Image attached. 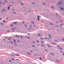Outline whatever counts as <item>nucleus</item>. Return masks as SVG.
<instances>
[{"mask_svg":"<svg viewBox=\"0 0 64 64\" xmlns=\"http://www.w3.org/2000/svg\"><path fill=\"white\" fill-rule=\"evenodd\" d=\"M11 55L12 56H15V54L14 53L11 54Z\"/></svg>","mask_w":64,"mask_h":64,"instance_id":"obj_1","label":"nucleus"},{"mask_svg":"<svg viewBox=\"0 0 64 64\" xmlns=\"http://www.w3.org/2000/svg\"><path fill=\"white\" fill-rule=\"evenodd\" d=\"M60 9L62 10H64V8H60Z\"/></svg>","mask_w":64,"mask_h":64,"instance_id":"obj_2","label":"nucleus"},{"mask_svg":"<svg viewBox=\"0 0 64 64\" xmlns=\"http://www.w3.org/2000/svg\"><path fill=\"white\" fill-rule=\"evenodd\" d=\"M20 56V55H18V54H16L15 56Z\"/></svg>","mask_w":64,"mask_h":64,"instance_id":"obj_3","label":"nucleus"},{"mask_svg":"<svg viewBox=\"0 0 64 64\" xmlns=\"http://www.w3.org/2000/svg\"><path fill=\"white\" fill-rule=\"evenodd\" d=\"M58 3H59V4H62V3H61V2H58Z\"/></svg>","mask_w":64,"mask_h":64,"instance_id":"obj_4","label":"nucleus"},{"mask_svg":"<svg viewBox=\"0 0 64 64\" xmlns=\"http://www.w3.org/2000/svg\"><path fill=\"white\" fill-rule=\"evenodd\" d=\"M32 22V24H34V22H33V21H32L31 22Z\"/></svg>","mask_w":64,"mask_h":64,"instance_id":"obj_5","label":"nucleus"},{"mask_svg":"<svg viewBox=\"0 0 64 64\" xmlns=\"http://www.w3.org/2000/svg\"><path fill=\"white\" fill-rule=\"evenodd\" d=\"M14 24L15 25H16V24H17V22H14Z\"/></svg>","mask_w":64,"mask_h":64,"instance_id":"obj_6","label":"nucleus"},{"mask_svg":"<svg viewBox=\"0 0 64 64\" xmlns=\"http://www.w3.org/2000/svg\"><path fill=\"white\" fill-rule=\"evenodd\" d=\"M52 44L53 45H56V43H52Z\"/></svg>","mask_w":64,"mask_h":64,"instance_id":"obj_7","label":"nucleus"},{"mask_svg":"<svg viewBox=\"0 0 64 64\" xmlns=\"http://www.w3.org/2000/svg\"><path fill=\"white\" fill-rule=\"evenodd\" d=\"M3 22H4V23H6V21L5 20H3Z\"/></svg>","mask_w":64,"mask_h":64,"instance_id":"obj_8","label":"nucleus"},{"mask_svg":"<svg viewBox=\"0 0 64 64\" xmlns=\"http://www.w3.org/2000/svg\"><path fill=\"white\" fill-rule=\"evenodd\" d=\"M38 36H41V35L40 34H38Z\"/></svg>","mask_w":64,"mask_h":64,"instance_id":"obj_9","label":"nucleus"},{"mask_svg":"<svg viewBox=\"0 0 64 64\" xmlns=\"http://www.w3.org/2000/svg\"><path fill=\"white\" fill-rule=\"evenodd\" d=\"M12 30H15V29L13 28H12Z\"/></svg>","mask_w":64,"mask_h":64,"instance_id":"obj_10","label":"nucleus"},{"mask_svg":"<svg viewBox=\"0 0 64 64\" xmlns=\"http://www.w3.org/2000/svg\"><path fill=\"white\" fill-rule=\"evenodd\" d=\"M24 26L25 27H27V26L26 24H25L24 25Z\"/></svg>","mask_w":64,"mask_h":64,"instance_id":"obj_11","label":"nucleus"},{"mask_svg":"<svg viewBox=\"0 0 64 64\" xmlns=\"http://www.w3.org/2000/svg\"><path fill=\"white\" fill-rule=\"evenodd\" d=\"M13 40L14 41V43H16V40Z\"/></svg>","mask_w":64,"mask_h":64,"instance_id":"obj_12","label":"nucleus"},{"mask_svg":"<svg viewBox=\"0 0 64 64\" xmlns=\"http://www.w3.org/2000/svg\"><path fill=\"white\" fill-rule=\"evenodd\" d=\"M49 36H50V38H51V36L50 35H49Z\"/></svg>","mask_w":64,"mask_h":64,"instance_id":"obj_13","label":"nucleus"},{"mask_svg":"<svg viewBox=\"0 0 64 64\" xmlns=\"http://www.w3.org/2000/svg\"><path fill=\"white\" fill-rule=\"evenodd\" d=\"M40 60H42V58H41L40 57Z\"/></svg>","mask_w":64,"mask_h":64,"instance_id":"obj_14","label":"nucleus"},{"mask_svg":"<svg viewBox=\"0 0 64 64\" xmlns=\"http://www.w3.org/2000/svg\"><path fill=\"white\" fill-rule=\"evenodd\" d=\"M8 10H10V7H8Z\"/></svg>","mask_w":64,"mask_h":64,"instance_id":"obj_15","label":"nucleus"},{"mask_svg":"<svg viewBox=\"0 0 64 64\" xmlns=\"http://www.w3.org/2000/svg\"><path fill=\"white\" fill-rule=\"evenodd\" d=\"M51 8L52 9H53V8H54V6H52L51 7Z\"/></svg>","mask_w":64,"mask_h":64,"instance_id":"obj_16","label":"nucleus"},{"mask_svg":"<svg viewBox=\"0 0 64 64\" xmlns=\"http://www.w3.org/2000/svg\"><path fill=\"white\" fill-rule=\"evenodd\" d=\"M41 45L42 46H43V47H45V46H44V45H43L42 44H41Z\"/></svg>","mask_w":64,"mask_h":64,"instance_id":"obj_17","label":"nucleus"},{"mask_svg":"<svg viewBox=\"0 0 64 64\" xmlns=\"http://www.w3.org/2000/svg\"><path fill=\"white\" fill-rule=\"evenodd\" d=\"M42 4L43 5H45V4L44 3H42Z\"/></svg>","mask_w":64,"mask_h":64,"instance_id":"obj_18","label":"nucleus"},{"mask_svg":"<svg viewBox=\"0 0 64 64\" xmlns=\"http://www.w3.org/2000/svg\"><path fill=\"white\" fill-rule=\"evenodd\" d=\"M8 40H9L10 41V40H11V39H10V38H8Z\"/></svg>","mask_w":64,"mask_h":64,"instance_id":"obj_19","label":"nucleus"},{"mask_svg":"<svg viewBox=\"0 0 64 64\" xmlns=\"http://www.w3.org/2000/svg\"><path fill=\"white\" fill-rule=\"evenodd\" d=\"M14 45H15V46H17V44H14Z\"/></svg>","mask_w":64,"mask_h":64,"instance_id":"obj_20","label":"nucleus"},{"mask_svg":"<svg viewBox=\"0 0 64 64\" xmlns=\"http://www.w3.org/2000/svg\"><path fill=\"white\" fill-rule=\"evenodd\" d=\"M36 41L37 43H39V41L38 40H36Z\"/></svg>","mask_w":64,"mask_h":64,"instance_id":"obj_21","label":"nucleus"},{"mask_svg":"<svg viewBox=\"0 0 64 64\" xmlns=\"http://www.w3.org/2000/svg\"><path fill=\"white\" fill-rule=\"evenodd\" d=\"M37 19L38 20V21H40V20L39 19V18H38Z\"/></svg>","mask_w":64,"mask_h":64,"instance_id":"obj_22","label":"nucleus"},{"mask_svg":"<svg viewBox=\"0 0 64 64\" xmlns=\"http://www.w3.org/2000/svg\"><path fill=\"white\" fill-rule=\"evenodd\" d=\"M28 55H30V53H29V52H28Z\"/></svg>","mask_w":64,"mask_h":64,"instance_id":"obj_23","label":"nucleus"},{"mask_svg":"<svg viewBox=\"0 0 64 64\" xmlns=\"http://www.w3.org/2000/svg\"><path fill=\"white\" fill-rule=\"evenodd\" d=\"M7 32H10V30H7Z\"/></svg>","mask_w":64,"mask_h":64,"instance_id":"obj_24","label":"nucleus"},{"mask_svg":"<svg viewBox=\"0 0 64 64\" xmlns=\"http://www.w3.org/2000/svg\"><path fill=\"white\" fill-rule=\"evenodd\" d=\"M48 47H50V46H49V45H48Z\"/></svg>","mask_w":64,"mask_h":64,"instance_id":"obj_25","label":"nucleus"},{"mask_svg":"<svg viewBox=\"0 0 64 64\" xmlns=\"http://www.w3.org/2000/svg\"><path fill=\"white\" fill-rule=\"evenodd\" d=\"M60 48V49H61V50H62V48Z\"/></svg>","mask_w":64,"mask_h":64,"instance_id":"obj_26","label":"nucleus"},{"mask_svg":"<svg viewBox=\"0 0 64 64\" xmlns=\"http://www.w3.org/2000/svg\"><path fill=\"white\" fill-rule=\"evenodd\" d=\"M12 60H13V61H14V58H12Z\"/></svg>","mask_w":64,"mask_h":64,"instance_id":"obj_27","label":"nucleus"},{"mask_svg":"<svg viewBox=\"0 0 64 64\" xmlns=\"http://www.w3.org/2000/svg\"><path fill=\"white\" fill-rule=\"evenodd\" d=\"M10 26H11V27H12V26H13V25H11Z\"/></svg>","mask_w":64,"mask_h":64,"instance_id":"obj_28","label":"nucleus"},{"mask_svg":"<svg viewBox=\"0 0 64 64\" xmlns=\"http://www.w3.org/2000/svg\"><path fill=\"white\" fill-rule=\"evenodd\" d=\"M37 17L38 18H40V17L39 16H37Z\"/></svg>","mask_w":64,"mask_h":64,"instance_id":"obj_29","label":"nucleus"},{"mask_svg":"<svg viewBox=\"0 0 64 64\" xmlns=\"http://www.w3.org/2000/svg\"><path fill=\"white\" fill-rule=\"evenodd\" d=\"M2 10H3L4 11H5V9H2Z\"/></svg>","mask_w":64,"mask_h":64,"instance_id":"obj_30","label":"nucleus"},{"mask_svg":"<svg viewBox=\"0 0 64 64\" xmlns=\"http://www.w3.org/2000/svg\"><path fill=\"white\" fill-rule=\"evenodd\" d=\"M62 40L63 41H64V38H62Z\"/></svg>","mask_w":64,"mask_h":64,"instance_id":"obj_31","label":"nucleus"},{"mask_svg":"<svg viewBox=\"0 0 64 64\" xmlns=\"http://www.w3.org/2000/svg\"><path fill=\"white\" fill-rule=\"evenodd\" d=\"M51 54V55H54V54Z\"/></svg>","mask_w":64,"mask_h":64,"instance_id":"obj_32","label":"nucleus"},{"mask_svg":"<svg viewBox=\"0 0 64 64\" xmlns=\"http://www.w3.org/2000/svg\"><path fill=\"white\" fill-rule=\"evenodd\" d=\"M60 52H62H62H63V51H61V50L60 51Z\"/></svg>","mask_w":64,"mask_h":64,"instance_id":"obj_33","label":"nucleus"},{"mask_svg":"<svg viewBox=\"0 0 64 64\" xmlns=\"http://www.w3.org/2000/svg\"><path fill=\"white\" fill-rule=\"evenodd\" d=\"M1 25H3V24H2V23H1Z\"/></svg>","mask_w":64,"mask_h":64,"instance_id":"obj_34","label":"nucleus"},{"mask_svg":"<svg viewBox=\"0 0 64 64\" xmlns=\"http://www.w3.org/2000/svg\"><path fill=\"white\" fill-rule=\"evenodd\" d=\"M55 42H57V40H55Z\"/></svg>","mask_w":64,"mask_h":64,"instance_id":"obj_35","label":"nucleus"},{"mask_svg":"<svg viewBox=\"0 0 64 64\" xmlns=\"http://www.w3.org/2000/svg\"><path fill=\"white\" fill-rule=\"evenodd\" d=\"M32 47H34V45H32Z\"/></svg>","mask_w":64,"mask_h":64,"instance_id":"obj_36","label":"nucleus"},{"mask_svg":"<svg viewBox=\"0 0 64 64\" xmlns=\"http://www.w3.org/2000/svg\"><path fill=\"white\" fill-rule=\"evenodd\" d=\"M13 13H14V14H16V12H14Z\"/></svg>","mask_w":64,"mask_h":64,"instance_id":"obj_37","label":"nucleus"},{"mask_svg":"<svg viewBox=\"0 0 64 64\" xmlns=\"http://www.w3.org/2000/svg\"><path fill=\"white\" fill-rule=\"evenodd\" d=\"M25 37L26 38H27V36H25Z\"/></svg>","mask_w":64,"mask_h":64,"instance_id":"obj_38","label":"nucleus"},{"mask_svg":"<svg viewBox=\"0 0 64 64\" xmlns=\"http://www.w3.org/2000/svg\"><path fill=\"white\" fill-rule=\"evenodd\" d=\"M32 4H35V3H32Z\"/></svg>","mask_w":64,"mask_h":64,"instance_id":"obj_39","label":"nucleus"},{"mask_svg":"<svg viewBox=\"0 0 64 64\" xmlns=\"http://www.w3.org/2000/svg\"><path fill=\"white\" fill-rule=\"evenodd\" d=\"M20 38H23V37L22 36H21Z\"/></svg>","mask_w":64,"mask_h":64,"instance_id":"obj_40","label":"nucleus"},{"mask_svg":"<svg viewBox=\"0 0 64 64\" xmlns=\"http://www.w3.org/2000/svg\"><path fill=\"white\" fill-rule=\"evenodd\" d=\"M45 51H46V52H47V50H45Z\"/></svg>","mask_w":64,"mask_h":64,"instance_id":"obj_41","label":"nucleus"},{"mask_svg":"<svg viewBox=\"0 0 64 64\" xmlns=\"http://www.w3.org/2000/svg\"><path fill=\"white\" fill-rule=\"evenodd\" d=\"M8 19V18H6V20H7Z\"/></svg>","mask_w":64,"mask_h":64,"instance_id":"obj_42","label":"nucleus"},{"mask_svg":"<svg viewBox=\"0 0 64 64\" xmlns=\"http://www.w3.org/2000/svg\"><path fill=\"white\" fill-rule=\"evenodd\" d=\"M60 25H61V26H63V25H62V24H60Z\"/></svg>","mask_w":64,"mask_h":64,"instance_id":"obj_43","label":"nucleus"},{"mask_svg":"<svg viewBox=\"0 0 64 64\" xmlns=\"http://www.w3.org/2000/svg\"><path fill=\"white\" fill-rule=\"evenodd\" d=\"M56 61H57V62H59V61H58V60H56Z\"/></svg>","mask_w":64,"mask_h":64,"instance_id":"obj_44","label":"nucleus"},{"mask_svg":"<svg viewBox=\"0 0 64 64\" xmlns=\"http://www.w3.org/2000/svg\"><path fill=\"white\" fill-rule=\"evenodd\" d=\"M10 43H12H12H13V42H11Z\"/></svg>","mask_w":64,"mask_h":64,"instance_id":"obj_45","label":"nucleus"},{"mask_svg":"<svg viewBox=\"0 0 64 64\" xmlns=\"http://www.w3.org/2000/svg\"><path fill=\"white\" fill-rule=\"evenodd\" d=\"M50 24H51V25H53V24H52V23H50Z\"/></svg>","mask_w":64,"mask_h":64,"instance_id":"obj_46","label":"nucleus"},{"mask_svg":"<svg viewBox=\"0 0 64 64\" xmlns=\"http://www.w3.org/2000/svg\"><path fill=\"white\" fill-rule=\"evenodd\" d=\"M28 39H29L30 38H29V37H28Z\"/></svg>","mask_w":64,"mask_h":64,"instance_id":"obj_47","label":"nucleus"},{"mask_svg":"<svg viewBox=\"0 0 64 64\" xmlns=\"http://www.w3.org/2000/svg\"><path fill=\"white\" fill-rule=\"evenodd\" d=\"M9 38H10V39H12V38H11V37H10Z\"/></svg>","mask_w":64,"mask_h":64,"instance_id":"obj_48","label":"nucleus"},{"mask_svg":"<svg viewBox=\"0 0 64 64\" xmlns=\"http://www.w3.org/2000/svg\"><path fill=\"white\" fill-rule=\"evenodd\" d=\"M22 23H23V24H24V22H22Z\"/></svg>","mask_w":64,"mask_h":64,"instance_id":"obj_49","label":"nucleus"},{"mask_svg":"<svg viewBox=\"0 0 64 64\" xmlns=\"http://www.w3.org/2000/svg\"><path fill=\"white\" fill-rule=\"evenodd\" d=\"M22 5H23V4L22 3Z\"/></svg>","mask_w":64,"mask_h":64,"instance_id":"obj_50","label":"nucleus"},{"mask_svg":"<svg viewBox=\"0 0 64 64\" xmlns=\"http://www.w3.org/2000/svg\"><path fill=\"white\" fill-rule=\"evenodd\" d=\"M41 42L42 43V44H43V42Z\"/></svg>","mask_w":64,"mask_h":64,"instance_id":"obj_51","label":"nucleus"},{"mask_svg":"<svg viewBox=\"0 0 64 64\" xmlns=\"http://www.w3.org/2000/svg\"><path fill=\"white\" fill-rule=\"evenodd\" d=\"M30 26L31 27H32V25H30Z\"/></svg>","mask_w":64,"mask_h":64,"instance_id":"obj_52","label":"nucleus"},{"mask_svg":"<svg viewBox=\"0 0 64 64\" xmlns=\"http://www.w3.org/2000/svg\"><path fill=\"white\" fill-rule=\"evenodd\" d=\"M5 2H6V3L7 2V1H5Z\"/></svg>","mask_w":64,"mask_h":64,"instance_id":"obj_53","label":"nucleus"},{"mask_svg":"<svg viewBox=\"0 0 64 64\" xmlns=\"http://www.w3.org/2000/svg\"><path fill=\"white\" fill-rule=\"evenodd\" d=\"M18 37H20V36H18Z\"/></svg>","mask_w":64,"mask_h":64,"instance_id":"obj_54","label":"nucleus"},{"mask_svg":"<svg viewBox=\"0 0 64 64\" xmlns=\"http://www.w3.org/2000/svg\"><path fill=\"white\" fill-rule=\"evenodd\" d=\"M9 61L10 62H11V61L10 60Z\"/></svg>","mask_w":64,"mask_h":64,"instance_id":"obj_55","label":"nucleus"},{"mask_svg":"<svg viewBox=\"0 0 64 64\" xmlns=\"http://www.w3.org/2000/svg\"><path fill=\"white\" fill-rule=\"evenodd\" d=\"M16 37H17V35H16Z\"/></svg>","mask_w":64,"mask_h":64,"instance_id":"obj_56","label":"nucleus"},{"mask_svg":"<svg viewBox=\"0 0 64 64\" xmlns=\"http://www.w3.org/2000/svg\"><path fill=\"white\" fill-rule=\"evenodd\" d=\"M20 4H22V2H20Z\"/></svg>","mask_w":64,"mask_h":64,"instance_id":"obj_57","label":"nucleus"},{"mask_svg":"<svg viewBox=\"0 0 64 64\" xmlns=\"http://www.w3.org/2000/svg\"><path fill=\"white\" fill-rule=\"evenodd\" d=\"M5 38H7V37H5Z\"/></svg>","mask_w":64,"mask_h":64,"instance_id":"obj_58","label":"nucleus"},{"mask_svg":"<svg viewBox=\"0 0 64 64\" xmlns=\"http://www.w3.org/2000/svg\"><path fill=\"white\" fill-rule=\"evenodd\" d=\"M31 52L32 53V52H32V51H31Z\"/></svg>","mask_w":64,"mask_h":64,"instance_id":"obj_59","label":"nucleus"},{"mask_svg":"<svg viewBox=\"0 0 64 64\" xmlns=\"http://www.w3.org/2000/svg\"><path fill=\"white\" fill-rule=\"evenodd\" d=\"M18 42H20L19 41V40H18Z\"/></svg>","mask_w":64,"mask_h":64,"instance_id":"obj_60","label":"nucleus"},{"mask_svg":"<svg viewBox=\"0 0 64 64\" xmlns=\"http://www.w3.org/2000/svg\"><path fill=\"white\" fill-rule=\"evenodd\" d=\"M33 43H35V42H33Z\"/></svg>","mask_w":64,"mask_h":64,"instance_id":"obj_61","label":"nucleus"},{"mask_svg":"<svg viewBox=\"0 0 64 64\" xmlns=\"http://www.w3.org/2000/svg\"><path fill=\"white\" fill-rule=\"evenodd\" d=\"M45 39H47V38H45Z\"/></svg>","mask_w":64,"mask_h":64,"instance_id":"obj_62","label":"nucleus"},{"mask_svg":"<svg viewBox=\"0 0 64 64\" xmlns=\"http://www.w3.org/2000/svg\"><path fill=\"white\" fill-rule=\"evenodd\" d=\"M41 39H43V38H41Z\"/></svg>","mask_w":64,"mask_h":64,"instance_id":"obj_63","label":"nucleus"},{"mask_svg":"<svg viewBox=\"0 0 64 64\" xmlns=\"http://www.w3.org/2000/svg\"><path fill=\"white\" fill-rule=\"evenodd\" d=\"M63 55H64V54L63 53Z\"/></svg>","mask_w":64,"mask_h":64,"instance_id":"obj_64","label":"nucleus"}]
</instances>
